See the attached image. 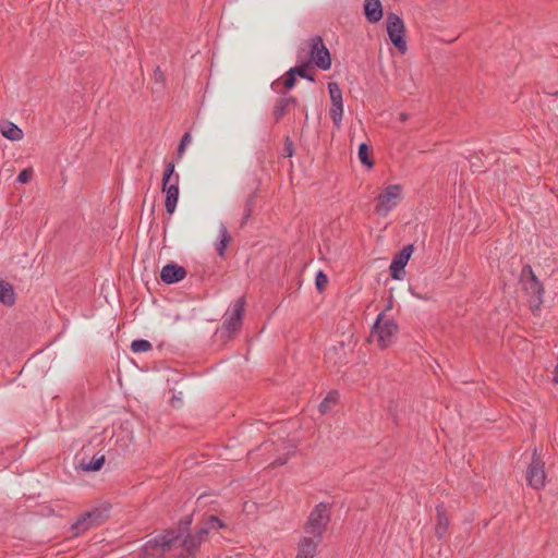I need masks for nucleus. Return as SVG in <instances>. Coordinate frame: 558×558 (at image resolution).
Returning <instances> with one entry per match:
<instances>
[{
  "label": "nucleus",
  "instance_id": "f257e3e1",
  "mask_svg": "<svg viewBox=\"0 0 558 558\" xmlns=\"http://www.w3.org/2000/svg\"><path fill=\"white\" fill-rule=\"evenodd\" d=\"M192 522V514L184 515L179 520L177 527L165 530L147 541L142 547L143 558H162L166 553L177 546L180 548L177 554L179 558L195 557L202 542L196 538L195 533L190 532Z\"/></svg>",
  "mask_w": 558,
  "mask_h": 558
},
{
  "label": "nucleus",
  "instance_id": "f03ea898",
  "mask_svg": "<svg viewBox=\"0 0 558 558\" xmlns=\"http://www.w3.org/2000/svg\"><path fill=\"white\" fill-rule=\"evenodd\" d=\"M330 506L326 502H319L310 512L306 524L304 526L305 533L314 537L323 538V535L330 522Z\"/></svg>",
  "mask_w": 558,
  "mask_h": 558
},
{
  "label": "nucleus",
  "instance_id": "7ed1b4c3",
  "mask_svg": "<svg viewBox=\"0 0 558 558\" xmlns=\"http://www.w3.org/2000/svg\"><path fill=\"white\" fill-rule=\"evenodd\" d=\"M399 331V326L392 318H385L384 313H379L372 326V335L376 336L377 345L386 349L392 344L395 337Z\"/></svg>",
  "mask_w": 558,
  "mask_h": 558
},
{
  "label": "nucleus",
  "instance_id": "20e7f679",
  "mask_svg": "<svg viewBox=\"0 0 558 558\" xmlns=\"http://www.w3.org/2000/svg\"><path fill=\"white\" fill-rule=\"evenodd\" d=\"M109 518L107 508H94L80 515L77 520L71 524L70 532L72 536H80L86 531L99 526Z\"/></svg>",
  "mask_w": 558,
  "mask_h": 558
},
{
  "label": "nucleus",
  "instance_id": "39448f33",
  "mask_svg": "<svg viewBox=\"0 0 558 558\" xmlns=\"http://www.w3.org/2000/svg\"><path fill=\"white\" fill-rule=\"evenodd\" d=\"M310 63H314L323 71L331 68V54L325 46L323 38L318 35L311 37L307 40Z\"/></svg>",
  "mask_w": 558,
  "mask_h": 558
},
{
  "label": "nucleus",
  "instance_id": "423d86ee",
  "mask_svg": "<svg viewBox=\"0 0 558 558\" xmlns=\"http://www.w3.org/2000/svg\"><path fill=\"white\" fill-rule=\"evenodd\" d=\"M520 278L525 292L534 299L533 302L535 305L539 306L543 303L545 290L543 283L538 280L530 265L523 266Z\"/></svg>",
  "mask_w": 558,
  "mask_h": 558
},
{
  "label": "nucleus",
  "instance_id": "0eeeda50",
  "mask_svg": "<svg viewBox=\"0 0 558 558\" xmlns=\"http://www.w3.org/2000/svg\"><path fill=\"white\" fill-rule=\"evenodd\" d=\"M386 28L392 45L401 52L407 51V41L404 38L405 27L401 17L395 13H389L386 17Z\"/></svg>",
  "mask_w": 558,
  "mask_h": 558
},
{
  "label": "nucleus",
  "instance_id": "6e6552de",
  "mask_svg": "<svg viewBox=\"0 0 558 558\" xmlns=\"http://www.w3.org/2000/svg\"><path fill=\"white\" fill-rule=\"evenodd\" d=\"M400 197L401 186L399 184L388 185L384 193L377 196L376 213L383 217L387 216L388 213L397 206Z\"/></svg>",
  "mask_w": 558,
  "mask_h": 558
},
{
  "label": "nucleus",
  "instance_id": "1a4fd4ad",
  "mask_svg": "<svg viewBox=\"0 0 558 558\" xmlns=\"http://www.w3.org/2000/svg\"><path fill=\"white\" fill-rule=\"evenodd\" d=\"M544 466L545 463L541 459L539 454L537 453V449L535 448L532 454V461L526 470L527 483L534 489L538 490L545 486L546 474Z\"/></svg>",
  "mask_w": 558,
  "mask_h": 558
},
{
  "label": "nucleus",
  "instance_id": "9d476101",
  "mask_svg": "<svg viewBox=\"0 0 558 558\" xmlns=\"http://www.w3.org/2000/svg\"><path fill=\"white\" fill-rule=\"evenodd\" d=\"M414 251L413 244H408L399 251L390 264V276L395 280H402L405 277V266Z\"/></svg>",
  "mask_w": 558,
  "mask_h": 558
},
{
  "label": "nucleus",
  "instance_id": "9b49d317",
  "mask_svg": "<svg viewBox=\"0 0 558 558\" xmlns=\"http://www.w3.org/2000/svg\"><path fill=\"white\" fill-rule=\"evenodd\" d=\"M244 307H245V299L244 296L239 298L233 304H232V311L228 314L226 317L222 329H225L229 335L234 333L238 331L242 326L243 315H244Z\"/></svg>",
  "mask_w": 558,
  "mask_h": 558
},
{
  "label": "nucleus",
  "instance_id": "f8f14e48",
  "mask_svg": "<svg viewBox=\"0 0 558 558\" xmlns=\"http://www.w3.org/2000/svg\"><path fill=\"white\" fill-rule=\"evenodd\" d=\"M185 277V268L175 263H169L165 265L160 271V279L166 284L178 283Z\"/></svg>",
  "mask_w": 558,
  "mask_h": 558
},
{
  "label": "nucleus",
  "instance_id": "ddd939ff",
  "mask_svg": "<svg viewBox=\"0 0 558 558\" xmlns=\"http://www.w3.org/2000/svg\"><path fill=\"white\" fill-rule=\"evenodd\" d=\"M162 191L166 193L165 206L169 215L175 210L179 198V175H174V182L162 184Z\"/></svg>",
  "mask_w": 558,
  "mask_h": 558
},
{
  "label": "nucleus",
  "instance_id": "4468645a",
  "mask_svg": "<svg viewBox=\"0 0 558 558\" xmlns=\"http://www.w3.org/2000/svg\"><path fill=\"white\" fill-rule=\"evenodd\" d=\"M296 61L298 65L294 68H291L292 72L296 75H299L302 78H305L312 83L315 82V77L313 74L308 73L307 68L310 66V61L305 59V49L299 48L296 53Z\"/></svg>",
  "mask_w": 558,
  "mask_h": 558
},
{
  "label": "nucleus",
  "instance_id": "2eb2a0df",
  "mask_svg": "<svg viewBox=\"0 0 558 558\" xmlns=\"http://www.w3.org/2000/svg\"><path fill=\"white\" fill-rule=\"evenodd\" d=\"M364 14L369 23H377L383 17V7L379 0H365Z\"/></svg>",
  "mask_w": 558,
  "mask_h": 558
},
{
  "label": "nucleus",
  "instance_id": "dca6fc26",
  "mask_svg": "<svg viewBox=\"0 0 558 558\" xmlns=\"http://www.w3.org/2000/svg\"><path fill=\"white\" fill-rule=\"evenodd\" d=\"M436 512H437V523L435 527V534L436 536L441 539L448 530L449 526V519L446 514V508L444 504H439L436 506Z\"/></svg>",
  "mask_w": 558,
  "mask_h": 558
},
{
  "label": "nucleus",
  "instance_id": "f3484780",
  "mask_svg": "<svg viewBox=\"0 0 558 558\" xmlns=\"http://www.w3.org/2000/svg\"><path fill=\"white\" fill-rule=\"evenodd\" d=\"M322 539L323 538H318V537H314V536H312V537L303 536L299 542L298 550L303 554L315 557L317 547L320 544Z\"/></svg>",
  "mask_w": 558,
  "mask_h": 558
},
{
  "label": "nucleus",
  "instance_id": "a211bd4d",
  "mask_svg": "<svg viewBox=\"0 0 558 558\" xmlns=\"http://www.w3.org/2000/svg\"><path fill=\"white\" fill-rule=\"evenodd\" d=\"M0 132L3 137L10 141H20L23 138V131L16 124L10 121L0 123Z\"/></svg>",
  "mask_w": 558,
  "mask_h": 558
},
{
  "label": "nucleus",
  "instance_id": "6ab92c4d",
  "mask_svg": "<svg viewBox=\"0 0 558 558\" xmlns=\"http://www.w3.org/2000/svg\"><path fill=\"white\" fill-rule=\"evenodd\" d=\"M0 303L5 306H12L15 303L13 286L5 280H0Z\"/></svg>",
  "mask_w": 558,
  "mask_h": 558
},
{
  "label": "nucleus",
  "instance_id": "aec40b11",
  "mask_svg": "<svg viewBox=\"0 0 558 558\" xmlns=\"http://www.w3.org/2000/svg\"><path fill=\"white\" fill-rule=\"evenodd\" d=\"M231 241V236L228 232V229L225 225H221L219 228V242L216 245L217 253L220 257L225 256L227 245Z\"/></svg>",
  "mask_w": 558,
  "mask_h": 558
},
{
  "label": "nucleus",
  "instance_id": "412c9836",
  "mask_svg": "<svg viewBox=\"0 0 558 558\" xmlns=\"http://www.w3.org/2000/svg\"><path fill=\"white\" fill-rule=\"evenodd\" d=\"M199 524L204 526L209 533L211 531H219L221 529L226 527V524L223 521H221L217 515H208L204 518Z\"/></svg>",
  "mask_w": 558,
  "mask_h": 558
},
{
  "label": "nucleus",
  "instance_id": "4be33fe9",
  "mask_svg": "<svg viewBox=\"0 0 558 558\" xmlns=\"http://www.w3.org/2000/svg\"><path fill=\"white\" fill-rule=\"evenodd\" d=\"M255 198H256V193H252L247 196L245 204H244V209H243V215H242V219L240 222V228H243L247 223L248 219L251 218L254 207H255Z\"/></svg>",
  "mask_w": 558,
  "mask_h": 558
},
{
  "label": "nucleus",
  "instance_id": "5701e85b",
  "mask_svg": "<svg viewBox=\"0 0 558 558\" xmlns=\"http://www.w3.org/2000/svg\"><path fill=\"white\" fill-rule=\"evenodd\" d=\"M357 155H359V159L363 166H365L367 168H373L374 161L372 159L371 148L366 143H362L359 146Z\"/></svg>",
  "mask_w": 558,
  "mask_h": 558
},
{
  "label": "nucleus",
  "instance_id": "b1692460",
  "mask_svg": "<svg viewBox=\"0 0 558 558\" xmlns=\"http://www.w3.org/2000/svg\"><path fill=\"white\" fill-rule=\"evenodd\" d=\"M339 400V392L337 390H331L327 393L325 399L319 403L318 410L322 414H326L330 408L331 404L337 403Z\"/></svg>",
  "mask_w": 558,
  "mask_h": 558
},
{
  "label": "nucleus",
  "instance_id": "393cba45",
  "mask_svg": "<svg viewBox=\"0 0 558 558\" xmlns=\"http://www.w3.org/2000/svg\"><path fill=\"white\" fill-rule=\"evenodd\" d=\"M105 461H106V459H105L104 454L94 456L89 462H87V463L83 462L81 464V468L83 471H86V472H96L102 468Z\"/></svg>",
  "mask_w": 558,
  "mask_h": 558
},
{
  "label": "nucleus",
  "instance_id": "a878e982",
  "mask_svg": "<svg viewBox=\"0 0 558 558\" xmlns=\"http://www.w3.org/2000/svg\"><path fill=\"white\" fill-rule=\"evenodd\" d=\"M329 114H330V118H331L335 126L339 129L341 125L342 116H343V102L331 104Z\"/></svg>",
  "mask_w": 558,
  "mask_h": 558
},
{
  "label": "nucleus",
  "instance_id": "bb28decb",
  "mask_svg": "<svg viewBox=\"0 0 558 558\" xmlns=\"http://www.w3.org/2000/svg\"><path fill=\"white\" fill-rule=\"evenodd\" d=\"M288 105L283 101V99L280 97L277 102L274 106L272 109V116L275 119V122H279L288 112Z\"/></svg>",
  "mask_w": 558,
  "mask_h": 558
},
{
  "label": "nucleus",
  "instance_id": "cd10ccee",
  "mask_svg": "<svg viewBox=\"0 0 558 558\" xmlns=\"http://www.w3.org/2000/svg\"><path fill=\"white\" fill-rule=\"evenodd\" d=\"M328 92H329L331 104L343 102L342 92H341L338 83H336V82L328 83Z\"/></svg>",
  "mask_w": 558,
  "mask_h": 558
},
{
  "label": "nucleus",
  "instance_id": "c85d7f7f",
  "mask_svg": "<svg viewBox=\"0 0 558 558\" xmlns=\"http://www.w3.org/2000/svg\"><path fill=\"white\" fill-rule=\"evenodd\" d=\"M151 349V343L146 339H136L131 343V350L135 353L147 352Z\"/></svg>",
  "mask_w": 558,
  "mask_h": 558
},
{
  "label": "nucleus",
  "instance_id": "c756f323",
  "mask_svg": "<svg viewBox=\"0 0 558 558\" xmlns=\"http://www.w3.org/2000/svg\"><path fill=\"white\" fill-rule=\"evenodd\" d=\"M174 163L172 161L168 162L165 168L163 177H162V184L166 186L171 181L174 182V175H178L174 173Z\"/></svg>",
  "mask_w": 558,
  "mask_h": 558
},
{
  "label": "nucleus",
  "instance_id": "7c9ffc66",
  "mask_svg": "<svg viewBox=\"0 0 558 558\" xmlns=\"http://www.w3.org/2000/svg\"><path fill=\"white\" fill-rule=\"evenodd\" d=\"M328 283V277L325 272H323L322 270H319L317 274H316V278H315V284H316V288L319 292H322Z\"/></svg>",
  "mask_w": 558,
  "mask_h": 558
},
{
  "label": "nucleus",
  "instance_id": "2f4dec72",
  "mask_svg": "<svg viewBox=\"0 0 558 558\" xmlns=\"http://www.w3.org/2000/svg\"><path fill=\"white\" fill-rule=\"evenodd\" d=\"M295 74L292 72V70L290 69L286 74H284V77H283V86L286 89H291L295 86V83H296V78H295Z\"/></svg>",
  "mask_w": 558,
  "mask_h": 558
},
{
  "label": "nucleus",
  "instance_id": "473e14b6",
  "mask_svg": "<svg viewBox=\"0 0 558 558\" xmlns=\"http://www.w3.org/2000/svg\"><path fill=\"white\" fill-rule=\"evenodd\" d=\"M191 142V134L190 133H185L181 141H180V144L178 146V150H177V155H178V158H181L184 150H185V147L186 145Z\"/></svg>",
  "mask_w": 558,
  "mask_h": 558
},
{
  "label": "nucleus",
  "instance_id": "72a5a7b5",
  "mask_svg": "<svg viewBox=\"0 0 558 558\" xmlns=\"http://www.w3.org/2000/svg\"><path fill=\"white\" fill-rule=\"evenodd\" d=\"M32 175H33V169H31V168L23 169L19 173L16 182H19V183H27L32 179Z\"/></svg>",
  "mask_w": 558,
  "mask_h": 558
},
{
  "label": "nucleus",
  "instance_id": "f704fd0d",
  "mask_svg": "<svg viewBox=\"0 0 558 558\" xmlns=\"http://www.w3.org/2000/svg\"><path fill=\"white\" fill-rule=\"evenodd\" d=\"M194 533L196 535V538H198L202 542V544L206 542L209 534V532L199 523L196 525Z\"/></svg>",
  "mask_w": 558,
  "mask_h": 558
},
{
  "label": "nucleus",
  "instance_id": "c9c22d12",
  "mask_svg": "<svg viewBox=\"0 0 558 558\" xmlns=\"http://www.w3.org/2000/svg\"><path fill=\"white\" fill-rule=\"evenodd\" d=\"M284 156L286 157H292L293 153H294V145H293V142L290 140V137H286L284 140Z\"/></svg>",
  "mask_w": 558,
  "mask_h": 558
},
{
  "label": "nucleus",
  "instance_id": "e433bc0d",
  "mask_svg": "<svg viewBox=\"0 0 558 558\" xmlns=\"http://www.w3.org/2000/svg\"><path fill=\"white\" fill-rule=\"evenodd\" d=\"M154 77L156 83H163L165 82V75L159 66H157L154 71Z\"/></svg>",
  "mask_w": 558,
  "mask_h": 558
},
{
  "label": "nucleus",
  "instance_id": "4c0bfd02",
  "mask_svg": "<svg viewBox=\"0 0 558 558\" xmlns=\"http://www.w3.org/2000/svg\"><path fill=\"white\" fill-rule=\"evenodd\" d=\"M283 99V101L289 106H298L299 105V101L295 97L293 96H282L281 97Z\"/></svg>",
  "mask_w": 558,
  "mask_h": 558
},
{
  "label": "nucleus",
  "instance_id": "58836bf2",
  "mask_svg": "<svg viewBox=\"0 0 558 558\" xmlns=\"http://www.w3.org/2000/svg\"><path fill=\"white\" fill-rule=\"evenodd\" d=\"M287 461H288V458H287V457H283V458H282V457H279V458H277V459L272 462V465H274V466H277V465H283V464H286V463H287Z\"/></svg>",
  "mask_w": 558,
  "mask_h": 558
},
{
  "label": "nucleus",
  "instance_id": "ea45409f",
  "mask_svg": "<svg viewBox=\"0 0 558 558\" xmlns=\"http://www.w3.org/2000/svg\"><path fill=\"white\" fill-rule=\"evenodd\" d=\"M295 558H314V557H312L310 555H306V554H303V553L298 550V555H296Z\"/></svg>",
  "mask_w": 558,
  "mask_h": 558
},
{
  "label": "nucleus",
  "instance_id": "a19ab883",
  "mask_svg": "<svg viewBox=\"0 0 558 558\" xmlns=\"http://www.w3.org/2000/svg\"><path fill=\"white\" fill-rule=\"evenodd\" d=\"M553 381H554L555 384H558V366H557V365H556V367H555V376H554V378H553Z\"/></svg>",
  "mask_w": 558,
  "mask_h": 558
},
{
  "label": "nucleus",
  "instance_id": "79ce46f5",
  "mask_svg": "<svg viewBox=\"0 0 558 558\" xmlns=\"http://www.w3.org/2000/svg\"><path fill=\"white\" fill-rule=\"evenodd\" d=\"M410 291H411V292H412V294H413L414 296H416L417 299H425L423 295L414 293L411 289H410Z\"/></svg>",
  "mask_w": 558,
  "mask_h": 558
},
{
  "label": "nucleus",
  "instance_id": "37998d69",
  "mask_svg": "<svg viewBox=\"0 0 558 558\" xmlns=\"http://www.w3.org/2000/svg\"><path fill=\"white\" fill-rule=\"evenodd\" d=\"M302 113H304V114H305V120H307L308 114H307V110H306V108H303Z\"/></svg>",
  "mask_w": 558,
  "mask_h": 558
},
{
  "label": "nucleus",
  "instance_id": "c03bdc74",
  "mask_svg": "<svg viewBox=\"0 0 558 558\" xmlns=\"http://www.w3.org/2000/svg\"><path fill=\"white\" fill-rule=\"evenodd\" d=\"M400 119H401L402 121L407 120V114H405V113H401V114H400Z\"/></svg>",
  "mask_w": 558,
  "mask_h": 558
},
{
  "label": "nucleus",
  "instance_id": "a18cd8bd",
  "mask_svg": "<svg viewBox=\"0 0 558 558\" xmlns=\"http://www.w3.org/2000/svg\"><path fill=\"white\" fill-rule=\"evenodd\" d=\"M549 95H553V96H555V97H558V90H557V92H555V93H549Z\"/></svg>",
  "mask_w": 558,
  "mask_h": 558
},
{
  "label": "nucleus",
  "instance_id": "49530a36",
  "mask_svg": "<svg viewBox=\"0 0 558 558\" xmlns=\"http://www.w3.org/2000/svg\"><path fill=\"white\" fill-rule=\"evenodd\" d=\"M327 361L330 362V351L327 353Z\"/></svg>",
  "mask_w": 558,
  "mask_h": 558
},
{
  "label": "nucleus",
  "instance_id": "de8ad7c7",
  "mask_svg": "<svg viewBox=\"0 0 558 558\" xmlns=\"http://www.w3.org/2000/svg\"><path fill=\"white\" fill-rule=\"evenodd\" d=\"M391 308V303L387 304V308L386 310H389Z\"/></svg>",
  "mask_w": 558,
  "mask_h": 558
},
{
  "label": "nucleus",
  "instance_id": "09e8293b",
  "mask_svg": "<svg viewBox=\"0 0 558 558\" xmlns=\"http://www.w3.org/2000/svg\"><path fill=\"white\" fill-rule=\"evenodd\" d=\"M557 366H558V363H557Z\"/></svg>",
  "mask_w": 558,
  "mask_h": 558
}]
</instances>
